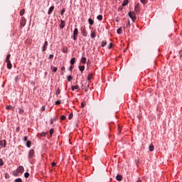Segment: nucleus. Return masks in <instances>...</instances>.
Listing matches in <instances>:
<instances>
[{"label": "nucleus", "instance_id": "f257e3e1", "mask_svg": "<svg viewBox=\"0 0 182 182\" xmlns=\"http://www.w3.org/2000/svg\"><path fill=\"white\" fill-rule=\"evenodd\" d=\"M129 18L133 21V22H136V19H137V17L136 16V13L130 11L128 14Z\"/></svg>", "mask_w": 182, "mask_h": 182}, {"label": "nucleus", "instance_id": "f03ea898", "mask_svg": "<svg viewBox=\"0 0 182 182\" xmlns=\"http://www.w3.org/2000/svg\"><path fill=\"white\" fill-rule=\"evenodd\" d=\"M77 35H79V30L77 28H75L73 31V40L77 41Z\"/></svg>", "mask_w": 182, "mask_h": 182}, {"label": "nucleus", "instance_id": "7ed1b4c3", "mask_svg": "<svg viewBox=\"0 0 182 182\" xmlns=\"http://www.w3.org/2000/svg\"><path fill=\"white\" fill-rule=\"evenodd\" d=\"M33 157H35V151L31 149L28 152V159H33Z\"/></svg>", "mask_w": 182, "mask_h": 182}, {"label": "nucleus", "instance_id": "20e7f679", "mask_svg": "<svg viewBox=\"0 0 182 182\" xmlns=\"http://www.w3.org/2000/svg\"><path fill=\"white\" fill-rule=\"evenodd\" d=\"M66 25V22L63 20H60V29H63Z\"/></svg>", "mask_w": 182, "mask_h": 182}, {"label": "nucleus", "instance_id": "39448f33", "mask_svg": "<svg viewBox=\"0 0 182 182\" xmlns=\"http://www.w3.org/2000/svg\"><path fill=\"white\" fill-rule=\"evenodd\" d=\"M81 32L82 33V36H87V31H86V28H82Z\"/></svg>", "mask_w": 182, "mask_h": 182}, {"label": "nucleus", "instance_id": "423d86ee", "mask_svg": "<svg viewBox=\"0 0 182 182\" xmlns=\"http://www.w3.org/2000/svg\"><path fill=\"white\" fill-rule=\"evenodd\" d=\"M55 9V6H52L49 8L48 11V15H50L53 12Z\"/></svg>", "mask_w": 182, "mask_h": 182}, {"label": "nucleus", "instance_id": "0eeeda50", "mask_svg": "<svg viewBox=\"0 0 182 182\" xmlns=\"http://www.w3.org/2000/svg\"><path fill=\"white\" fill-rule=\"evenodd\" d=\"M0 146L1 147H6V140L0 141Z\"/></svg>", "mask_w": 182, "mask_h": 182}, {"label": "nucleus", "instance_id": "6e6552de", "mask_svg": "<svg viewBox=\"0 0 182 182\" xmlns=\"http://www.w3.org/2000/svg\"><path fill=\"white\" fill-rule=\"evenodd\" d=\"M18 173H21V174H22V173H23V171H25V168H23V166H20L18 168Z\"/></svg>", "mask_w": 182, "mask_h": 182}, {"label": "nucleus", "instance_id": "1a4fd4ad", "mask_svg": "<svg viewBox=\"0 0 182 182\" xmlns=\"http://www.w3.org/2000/svg\"><path fill=\"white\" fill-rule=\"evenodd\" d=\"M135 14H139L140 12V6H139V4L134 8Z\"/></svg>", "mask_w": 182, "mask_h": 182}, {"label": "nucleus", "instance_id": "9d476101", "mask_svg": "<svg viewBox=\"0 0 182 182\" xmlns=\"http://www.w3.org/2000/svg\"><path fill=\"white\" fill-rule=\"evenodd\" d=\"M46 46H48V41H45V43L43 46V52H45V50H46V49H47Z\"/></svg>", "mask_w": 182, "mask_h": 182}, {"label": "nucleus", "instance_id": "9b49d317", "mask_svg": "<svg viewBox=\"0 0 182 182\" xmlns=\"http://www.w3.org/2000/svg\"><path fill=\"white\" fill-rule=\"evenodd\" d=\"M7 63V68L8 69H12V63H11V60L10 61H6Z\"/></svg>", "mask_w": 182, "mask_h": 182}, {"label": "nucleus", "instance_id": "f8f14e48", "mask_svg": "<svg viewBox=\"0 0 182 182\" xmlns=\"http://www.w3.org/2000/svg\"><path fill=\"white\" fill-rule=\"evenodd\" d=\"M116 179L117 180V181H122L123 180V176H122L121 175H117L116 176Z\"/></svg>", "mask_w": 182, "mask_h": 182}, {"label": "nucleus", "instance_id": "ddd939ff", "mask_svg": "<svg viewBox=\"0 0 182 182\" xmlns=\"http://www.w3.org/2000/svg\"><path fill=\"white\" fill-rule=\"evenodd\" d=\"M149 151H154V145H153V144H151L149 145Z\"/></svg>", "mask_w": 182, "mask_h": 182}, {"label": "nucleus", "instance_id": "4468645a", "mask_svg": "<svg viewBox=\"0 0 182 182\" xmlns=\"http://www.w3.org/2000/svg\"><path fill=\"white\" fill-rule=\"evenodd\" d=\"M127 5H129V0H124V2L122 3V6H126Z\"/></svg>", "mask_w": 182, "mask_h": 182}, {"label": "nucleus", "instance_id": "2eb2a0df", "mask_svg": "<svg viewBox=\"0 0 182 182\" xmlns=\"http://www.w3.org/2000/svg\"><path fill=\"white\" fill-rule=\"evenodd\" d=\"M91 38L92 39H95V38H96V32L91 31Z\"/></svg>", "mask_w": 182, "mask_h": 182}, {"label": "nucleus", "instance_id": "dca6fc26", "mask_svg": "<svg viewBox=\"0 0 182 182\" xmlns=\"http://www.w3.org/2000/svg\"><path fill=\"white\" fill-rule=\"evenodd\" d=\"M106 45H107V41H102L101 46H102V48H105V46H106Z\"/></svg>", "mask_w": 182, "mask_h": 182}, {"label": "nucleus", "instance_id": "f3484780", "mask_svg": "<svg viewBox=\"0 0 182 182\" xmlns=\"http://www.w3.org/2000/svg\"><path fill=\"white\" fill-rule=\"evenodd\" d=\"M123 29L122 28V27H119L117 31V33H118V35H120L122 32Z\"/></svg>", "mask_w": 182, "mask_h": 182}, {"label": "nucleus", "instance_id": "a211bd4d", "mask_svg": "<svg viewBox=\"0 0 182 182\" xmlns=\"http://www.w3.org/2000/svg\"><path fill=\"white\" fill-rule=\"evenodd\" d=\"M72 90H79V85H75V86H72L71 87Z\"/></svg>", "mask_w": 182, "mask_h": 182}, {"label": "nucleus", "instance_id": "6ab92c4d", "mask_svg": "<svg viewBox=\"0 0 182 182\" xmlns=\"http://www.w3.org/2000/svg\"><path fill=\"white\" fill-rule=\"evenodd\" d=\"M88 22H89L90 25H93V23H95V21H93V19H92V18H89Z\"/></svg>", "mask_w": 182, "mask_h": 182}, {"label": "nucleus", "instance_id": "aec40b11", "mask_svg": "<svg viewBox=\"0 0 182 182\" xmlns=\"http://www.w3.org/2000/svg\"><path fill=\"white\" fill-rule=\"evenodd\" d=\"M11 54H8L6 58V62L10 61L11 60Z\"/></svg>", "mask_w": 182, "mask_h": 182}, {"label": "nucleus", "instance_id": "412c9836", "mask_svg": "<svg viewBox=\"0 0 182 182\" xmlns=\"http://www.w3.org/2000/svg\"><path fill=\"white\" fill-rule=\"evenodd\" d=\"M75 62H76V58H73L70 60V63H71V65H75Z\"/></svg>", "mask_w": 182, "mask_h": 182}, {"label": "nucleus", "instance_id": "4be33fe9", "mask_svg": "<svg viewBox=\"0 0 182 182\" xmlns=\"http://www.w3.org/2000/svg\"><path fill=\"white\" fill-rule=\"evenodd\" d=\"M79 69H80V72H83V70H85V66L84 65H80Z\"/></svg>", "mask_w": 182, "mask_h": 182}, {"label": "nucleus", "instance_id": "5701e85b", "mask_svg": "<svg viewBox=\"0 0 182 182\" xmlns=\"http://www.w3.org/2000/svg\"><path fill=\"white\" fill-rule=\"evenodd\" d=\"M31 144H32V142H31V141H26L27 147H31Z\"/></svg>", "mask_w": 182, "mask_h": 182}, {"label": "nucleus", "instance_id": "b1692460", "mask_svg": "<svg viewBox=\"0 0 182 182\" xmlns=\"http://www.w3.org/2000/svg\"><path fill=\"white\" fill-rule=\"evenodd\" d=\"M24 14H25V9H22V10L20 11L21 16H23Z\"/></svg>", "mask_w": 182, "mask_h": 182}, {"label": "nucleus", "instance_id": "393cba45", "mask_svg": "<svg viewBox=\"0 0 182 182\" xmlns=\"http://www.w3.org/2000/svg\"><path fill=\"white\" fill-rule=\"evenodd\" d=\"M97 18L98 19V21H102L103 19V16L99 15L97 16Z\"/></svg>", "mask_w": 182, "mask_h": 182}, {"label": "nucleus", "instance_id": "a878e982", "mask_svg": "<svg viewBox=\"0 0 182 182\" xmlns=\"http://www.w3.org/2000/svg\"><path fill=\"white\" fill-rule=\"evenodd\" d=\"M51 69H53V72H58V68L51 66Z\"/></svg>", "mask_w": 182, "mask_h": 182}, {"label": "nucleus", "instance_id": "bb28decb", "mask_svg": "<svg viewBox=\"0 0 182 182\" xmlns=\"http://www.w3.org/2000/svg\"><path fill=\"white\" fill-rule=\"evenodd\" d=\"M23 19H25V18H21V26H25V22L23 21Z\"/></svg>", "mask_w": 182, "mask_h": 182}, {"label": "nucleus", "instance_id": "cd10ccee", "mask_svg": "<svg viewBox=\"0 0 182 182\" xmlns=\"http://www.w3.org/2000/svg\"><path fill=\"white\" fill-rule=\"evenodd\" d=\"M82 63H86V58L83 57L81 58Z\"/></svg>", "mask_w": 182, "mask_h": 182}, {"label": "nucleus", "instance_id": "c85d7f7f", "mask_svg": "<svg viewBox=\"0 0 182 182\" xmlns=\"http://www.w3.org/2000/svg\"><path fill=\"white\" fill-rule=\"evenodd\" d=\"M29 176H30V174H29V173H28V172H26V173H24V177H25L26 178H29Z\"/></svg>", "mask_w": 182, "mask_h": 182}, {"label": "nucleus", "instance_id": "c756f323", "mask_svg": "<svg viewBox=\"0 0 182 182\" xmlns=\"http://www.w3.org/2000/svg\"><path fill=\"white\" fill-rule=\"evenodd\" d=\"M55 95H56L57 96H59V95H60V89H58V90H57V91H56V92H55Z\"/></svg>", "mask_w": 182, "mask_h": 182}, {"label": "nucleus", "instance_id": "7c9ffc66", "mask_svg": "<svg viewBox=\"0 0 182 182\" xmlns=\"http://www.w3.org/2000/svg\"><path fill=\"white\" fill-rule=\"evenodd\" d=\"M85 106H86V102L82 101L81 103V107H85Z\"/></svg>", "mask_w": 182, "mask_h": 182}, {"label": "nucleus", "instance_id": "2f4dec72", "mask_svg": "<svg viewBox=\"0 0 182 182\" xmlns=\"http://www.w3.org/2000/svg\"><path fill=\"white\" fill-rule=\"evenodd\" d=\"M140 1L143 4V5H146V4H147L146 0H140Z\"/></svg>", "mask_w": 182, "mask_h": 182}, {"label": "nucleus", "instance_id": "473e14b6", "mask_svg": "<svg viewBox=\"0 0 182 182\" xmlns=\"http://www.w3.org/2000/svg\"><path fill=\"white\" fill-rule=\"evenodd\" d=\"M73 114H69V116H68V119H69V120H71V119H73Z\"/></svg>", "mask_w": 182, "mask_h": 182}, {"label": "nucleus", "instance_id": "72a5a7b5", "mask_svg": "<svg viewBox=\"0 0 182 182\" xmlns=\"http://www.w3.org/2000/svg\"><path fill=\"white\" fill-rule=\"evenodd\" d=\"M2 166H4V161L0 158V166L2 167Z\"/></svg>", "mask_w": 182, "mask_h": 182}, {"label": "nucleus", "instance_id": "f704fd0d", "mask_svg": "<svg viewBox=\"0 0 182 182\" xmlns=\"http://www.w3.org/2000/svg\"><path fill=\"white\" fill-rule=\"evenodd\" d=\"M60 120H66V116L62 115L60 117Z\"/></svg>", "mask_w": 182, "mask_h": 182}, {"label": "nucleus", "instance_id": "c9c22d12", "mask_svg": "<svg viewBox=\"0 0 182 182\" xmlns=\"http://www.w3.org/2000/svg\"><path fill=\"white\" fill-rule=\"evenodd\" d=\"M54 132H55V129H51L50 130V136H52V134H53Z\"/></svg>", "mask_w": 182, "mask_h": 182}, {"label": "nucleus", "instance_id": "e433bc0d", "mask_svg": "<svg viewBox=\"0 0 182 182\" xmlns=\"http://www.w3.org/2000/svg\"><path fill=\"white\" fill-rule=\"evenodd\" d=\"M67 79H68V82H70V80H72V79H73V77H72L71 75H69Z\"/></svg>", "mask_w": 182, "mask_h": 182}, {"label": "nucleus", "instance_id": "4c0bfd02", "mask_svg": "<svg viewBox=\"0 0 182 182\" xmlns=\"http://www.w3.org/2000/svg\"><path fill=\"white\" fill-rule=\"evenodd\" d=\"M14 182H22V179L21 178H16Z\"/></svg>", "mask_w": 182, "mask_h": 182}, {"label": "nucleus", "instance_id": "58836bf2", "mask_svg": "<svg viewBox=\"0 0 182 182\" xmlns=\"http://www.w3.org/2000/svg\"><path fill=\"white\" fill-rule=\"evenodd\" d=\"M65 11H66V9H63L61 12H60V15H63V14H65Z\"/></svg>", "mask_w": 182, "mask_h": 182}, {"label": "nucleus", "instance_id": "ea45409f", "mask_svg": "<svg viewBox=\"0 0 182 182\" xmlns=\"http://www.w3.org/2000/svg\"><path fill=\"white\" fill-rule=\"evenodd\" d=\"M6 109L7 110H9V109H12V107H11V105H7V106L6 107Z\"/></svg>", "mask_w": 182, "mask_h": 182}, {"label": "nucleus", "instance_id": "a19ab883", "mask_svg": "<svg viewBox=\"0 0 182 182\" xmlns=\"http://www.w3.org/2000/svg\"><path fill=\"white\" fill-rule=\"evenodd\" d=\"M18 113H20V114L23 113V109L19 108V109H18Z\"/></svg>", "mask_w": 182, "mask_h": 182}, {"label": "nucleus", "instance_id": "79ce46f5", "mask_svg": "<svg viewBox=\"0 0 182 182\" xmlns=\"http://www.w3.org/2000/svg\"><path fill=\"white\" fill-rule=\"evenodd\" d=\"M21 78L19 77V76H16V77H15V81L16 82H18L19 80H20Z\"/></svg>", "mask_w": 182, "mask_h": 182}, {"label": "nucleus", "instance_id": "37998d69", "mask_svg": "<svg viewBox=\"0 0 182 182\" xmlns=\"http://www.w3.org/2000/svg\"><path fill=\"white\" fill-rule=\"evenodd\" d=\"M113 48V43H109V46H108V49H112Z\"/></svg>", "mask_w": 182, "mask_h": 182}, {"label": "nucleus", "instance_id": "c03bdc74", "mask_svg": "<svg viewBox=\"0 0 182 182\" xmlns=\"http://www.w3.org/2000/svg\"><path fill=\"white\" fill-rule=\"evenodd\" d=\"M92 74H90V75H88L87 80H90V79H92Z\"/></svg>", "mask_w": 182, "mask_h": 182}, {"label": "nucleus", "instance_id": "a18cd8bd", "mask_svg": "<svg viewBox=\"0 0 182 182\" xmlns=\"http://www.w3.org/2000/svg\"><path fill=\"white\" fill-rule=\"evenodd\" d=\"M41 136H42L43 137H46V132H42V133H41Z\"/></svg>", "mask_w": 182, "mask_h": 182}, {"label": "nucleus", "instance_id": "49530a36", "mask_svg": "<svg viewBox=\"0 0 182 182\" xmlns=\"http://www.w3.org/2000/svg\"><path fill=\"white\" fill-rule=\"evenodd\" d=\"M63 53H66L68 52V49L63 48Z\"/></svg>", "mask_w": 182, "mask_h": 182}, {"label": "nucleus", "instance_id": "de8ad7c7", "mask_svg": "<svg viewBox=\"0 0 182 182\" xmlns=\"http://www.w3.org/2000/svg\"><path fill=\"white\" fill-rule=\"evenodd\" d=\"M49 59H53V55L50 54L48 57Z\"/></svg>", "mask_w": 182, "mask_h": 182}, {"label": "nucleus", "instance_id": "09e8293b", "mask_svg": "<svg viewBox=\"0 0 182 182\" xmlns=\"http://www.w3.org/2000/svg\"><path fill=\"white\" fill-rule=\"evenodd\" d=\"M55 105H60V100L56 101Z\"/></svg>", "mask_w": 182, "mask_h": 182}, {"label": "nucleus", "instance_id": "8fccbe9b", "mask_svg": "<svg viewBox=\"0 0 182 182\" xmlns=\"http://www.w3.org/2000/svg\"><path fill=\"white\" fill-rule=\"evenodd\" d=\"M69 70H70V72H72V70H73V66H70V68H69Z\"/></svg>", "mask_w": 182, "mask_h": 182}, {"label": "nucleus", "instance_id": "3c124183", "mask_svg": "<svg viewBox=\"0 0 182 182\" xmlns=\"http://www.w3.org/2000/svg\"><path fill=\"white\" fill-rule=\"evenodd\" d=\"M27 140H28V136H24V137H23V141H26Z\"/></svg>", "mask_w": 182, "mask_h": 182}, {"label": "nucleus", "instance_id": "603ef678", "mask_svg": "<svg viewBox=\"0 0 182 182\" xmlns=\"http://www.w3.org/2000/svg\"><path fill=\"white\" fill-rule=\"evenodd\" d=\"M54 122H55V120L51 119H50V124H53Z\"/></svg>", "mask_w": 182, "mask_h": 182}, {"label": "nucleus", "instance_id": "864d4df0", "mask_svg": "<svg viewBox=\"0 0 182 182\" xmlns=\"http://www.w3.org/2000/svg\"><path fill=\"white\" fill-rule=\"evenodd\" d=\"M127 26H130V20H128V23L127 24Z\"/></svg>", "mask_w": 182, "mask_h": 182}, {"label": "nucleus", "instance_id": "5fc2aeb1", "mask_svg": "<svg viewBox=\"0 0 182 182\" xmlns=\"http://www.w3.org/2000/svg\"><path fill=\"white\" fill-rule=\"evenodd\" d=\"M52 166H53V167H55V166H56V163L53 162V163H52Z\"/></svg>", "mask_w": 182, "mask_h": 182}, {"label": "nucleus", "instance_id": "6e6d98bb", "mask_svg": "<svg viewBox=\"0 0 182 182\" xmlns=\"http://www.w3.org/2000/svg\"><path fill=\"white\" fill-rule=\"evenodd\" d=\"M179 55H180V57L181 58L182 57V50L179 51Z\"/></svg>", "mask_w": 182, "mask_h": 182}, {"label": "nucleus", "instance_id": "4d7b16f0", "mask_svg": "<svg viewBox=\"0 0 182 182\" xmlns=\"http://www.w3.org/2000/svg\"><path fill=\"white\" fill-rule=\"evenodd\" d=\"M41 109L43 112L45 110V107H42Z\"/></svg>", "mask_w": 182, "mask_h": 182}, {"label": "nucleus", "instance_id": "13d9d810", "mask_svg": "<svg viewBox=\"0 0 182 182\" xmlns=\"http://www.w3.org/2000/svg\"><path fill=\"white\" fill-rule=\"evenodd\" d=\"M65 67L61 68V70H65Z\"/></svg>", "mask_w": 182, "mask_h": 182}, {"label": "nucleus", "instance_id": "bf43d9fd", "mask_svg": "<svg viewBox=\"0 0 182 182\" xmlns=\"http://www.w3.org/2000/svg\"><path fill=\"white\" fill-rule=\"evenodd\" d=\"M136 182H141V181H137Z\"/></svg>", "mask_w": 182, "mask_h": 182}, {"label": "nucleus", "instance_id": "052dcab7", "mask_svg": "<svg viewBox=\"0 0 182 182\" xmlns=\"http://www.w3.org/2000/svg\"><path fill=\"white\" fill-rule=\"evenodd\" d=\"M118 130H119V132H120V128H118Z\"/></svg>", "mask_w": 182, "mask_h": 182}]
</instances>
